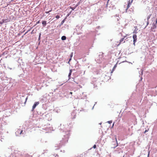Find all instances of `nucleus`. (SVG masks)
Listing matches in <instances>:
<instances>
[{"mask_svg":"<svg viewBox=\"0 0 157 157\" xmlns=\"http://www.w3.org/2000/svg\"><path fill=\"white\" fill-rule=\"evenodd\" d=\"M155 24H157V18L156 19Z\"/></svg>","mask_w":157,"mask_h":157,"instance_id":"5701e85b","label":"nucleus"},{"mask_svg":"<svg viewBox=\"0 0 157 157\" xmlns=\"http://www.w3.org/2000/svg\"><path fill=\"white\" fill-rule=\"evenodd\" d=\"M70 93L71 94H72V92H70Z\"/></svg>","mask_w":157,"mask_h":157,"instance_id":"bb28decb","label":"nucleus"},{"mask_svg":"<svg viewBox=\"0 0 157 157\" xmlns=\"http://www.w3.org/2000/svg\"><path fill=\"white\" fill-rule=\"evenodd\" d=\"M40 23V21H37V22H36V24H38V23Z\"/></svg>","mask_w":157,"mask_h":157,"instance_id":"4be33fe9","label":"nucleus"},{"mask_svg":"<svg viewBox=\"0 0 157 157\" xmlns=\"http://www.w3.org/2000/svg\"><path fill=\"white\" fill-rule=\"evenodd\" d=\"M56 19H58L60 17L59 15H57L56 16Z\"/></svg>","mask_w":157,"mask_h":157,"instance_id":"dca6fc26","label":"nucleus"},{"mask_svg":"<svg viewBox=\"0 0 157 157\" xmlns=\"http://www.w3.org/2000/svg\"><path fill=\"white\" fill-rule=\"evenodd\" d=\"M93 148H94V149H95V148H96V145L94 144V146H93Z\"/></svg>","mask_w":157,"mask_h":157,"instance_id":"a211bd4d","label":"nucleus"},{"mask_svg":"<svg viewBox=\"0 0 157 157\" xmlns=\"http://www.w3.org/2000/svg\"><path fill=\"white\" fill-rule=\"evenodd\" d=\"M71 115L74 116L73 118H75L76 116V113L75 112H73L71 113Z\"/></svg>","mask_w":157,"mask_h":157,"instance_id":"6e6552de","label":"nucleus"},{"mask_svg":"<svg viewBox=\"0 0 157 157\" xmlns=\"http://www.w3.org/2000/svg\"><path fill=\"white\" fill-rule=\"evenodd\" d=\"M70 14V13H69L67 15V16H68L70 14Z\"/></svg>","mask_w":157,"mask_h":157,"instance_id":"393cba45","label":"nucleus"},{"mask_svg":"<svg viewBox=\"0 0 157 157\" xmlns=\"http://www.w3.org/2000/svg\"><path fill=\"white\" fill-rule=\"evenodd\" d=\"M72 10L71 11L69 12L70 14H71V12H72Z\"/></svg>","mask_w":157,"mask_h":157,"instance_id":"a878e982","label":"nucleus"},{"mask_svg":"<svg viewBox=\"0 0 157 157\" xmlns=\"http://www.w3.org/2000/svg\"><path fill=\"white\" fill-rule=\"evenodd\" d=\"M125 36L122 38L120 40V41H119V43L117 45V46H119V45L122 43L124 39V38H125Z\"/></svg>","mask_w":157,"mask_h":157,"instance_id":"7ed1b4c3","label":"nucleus"},{"mask_svg":"<svg viewBox=\"0 0 157 157\" xmlns=\"http://www.w3.org/2000/svg\"><path fill=\"white\" fill-rule=\"evenodd\" d=\"M110 124L112 123V121H109L108 122Z\"/></svg>","mask_w":157,"mask_h":157,"instance_id":"412c9836","label":"nucleus"},{"mask_svg":"<svg viewBox=\"0 0 157 157\" xmlns=\"http://www.w3.org/2000/svg\"><path fill=\"white\" fill-rule=\"evenodd\" d=\"M28 98V97H27L26 99H25V103L27 101V100Z\"/></svg>","mask_w":157,"mask_h":157,"instance_id":"6ab92c4d","label":"nucleus"},{"mask_svg":"<svg viewBox=\"0 0 157 157\" xmlns=\"http://www.w3.org/2000/svg\"><path fill=\"white\" fill-rule=\"evenodd\" d=\"M64 21H65V19H64L61 22V24L62 25L63 23L64 22Z\"/></svg>","mask_w":157,"mask_h":157,"instance_id":"f3484780","label":"nucleus"},{"mask_svg":"<svg viewBox=\"0 0 157 157\" xmlns=\"http://www.w3.org/2000/svg\"><path fill=\"white\" fill-rule=\"evenodd\" d=\"M116 67V65H115L113 67V69H112V71H111V73H113V71L114 70H115V68Z\"/></svg>","mask_w":157,"mask_h":157,"instance_id":"9d476101","label":"nucleus"},{"mask_svg":"<svg viewBox=\"0 0 157 157\" xmlns=\"http://www.w3.org/2000/svg\"><path fill=\"white\" fill-rule=\"evenodd\" d=\"M151 16V14L149 15L148 16H147V20H148V19L150 18Z\"/></svg>","mask_w":157,"mask_h":157,"instance_id":"4468645a","label":"nucleus"},{"mask_svg":"<svg viewBox=\"0 0 157 157\" xmlns=\"http://www.w3.org/2000/svg\"><path fill=\"white\" fill-rule=\"evenodd\" d=\"M40 36H41V33H40V34L39 35V39H40Z\"/></svg>","mask_w":157,"mask_h":157,"instance_id":"aec40b11","label":"nucleus"},{"mask_svg":"<svg viewBox=\"0 0 157 157\" xmlns=\"http://www.w3.org/2000/svg\"><path fill=\"white\" fill-rule=\"evenodd\" d=\"M124 42H125V41H124L123 42V43H124Z\"/></svg>","mask_w":157,"mask_h":157,"instance_id":"2f4dec72","label":"nucleus"},{"mask_svg":"<svg viewBox=\"0 0 157 157\" xmlns=\"http://www.w3.org/2000/svg\"><path fill=\"white\" fill-rule=\"evenodd\" d=\"M133 44L135 45V43L137 41V36L136 34H134L133 36Z\"/></svg>","mask_w":157,"mask_h":157,"instance_id":"f257e3e1","label":"nucleus"},{"mask_svg":"<svg viewBox=\"0 0 157 157\" xmlns=\"http://www.w3.org/2000/svg\"><path fill=\"white\" fill-rule=\"evenodd\" d=\"M20 131V134H21L22 132H23V130H21V131H20V129H18V130H17V132H19Z\"/></svg>","mask_w":157,"mask_h":157,"instance_id":"ddd939ff","label":"nucleus"},{"mask_svg":"<svg viewBox=\"0 0 157 157\" xmlns=\"http://www.w3.org/2000/svg\"><path fill=\"white\" fill-rule=\"evenodd\" d=\"M109 0H108V2L109 1Z\"/></svg>","mask_w":157,"mask_h":157,"instance_id":"473e14b6","label":"nucleus"},{"mask_svg":"<svg viewBox=\"0 0 157 157\" xmlns=\"http://www.w3.org/2000/svg\"><path fill=\"white\" fill-rule=\"evenodd\" d=\"M156 28V25L155 24H153L152 26L151 27V29L152 30V31H153L152 30L153 29H155Z\"/></svg>","mask_w":157,"mask_h":157,"instance_id":"20e7f679","label":"nucleus"},{"mask_svg":"<svg viewBox=\"0 0 157 157\" xmlns=\"http://www.w3.org/2000/svg\"><path fill=\"white\" fill-rule=\"evenodd\" d=\"M114 123L113 124V126H112V127H113V126H114Z\"/></svg>","mask_w":157,"mask_h":157,"instance_id":"c85d7f7f","label":"nucleus"},{"mask_svg":"<svg viewBox=\"0 0 157 157\" xmlns=\"http://www.w3.org/2000/svg\"><path fill=\"white\" fill-rule=\"evenodd\" d=\"M39 104V101L36 102L34 103L32 107V111H33L34 109L36 106L38 105Z\"/></svg>","mask_w":157,"mask_h":157,"instance_id":"f03ea898","label":"nucleus"},{"mask_svg":"<svg viewBox=\"0 0 157 157\" xmlns=\"http://www.w3.org/2000/svg\"><path fill=\"white\" fill-rule=\"evenodd\" d=\"M78 6V5H76L74 7H72L70 6L69 8H70L72 10H73L75 9V8Z\"/></svg>","mask_w":157,"mask_h":157,"instance_id":"0eeeda50","label":"nucleus"},{"mask_svg":"<svg viewBox=\"0 0 157 157\" xmlns=\"http://www.w3.org/2000/svg\"><path fill=\"white\" fill-rule=\"evenodd\" d=\"M2 22H0V25L2 24L4 22V19H2Z\"/></svg>","mask_w":157,"mask_h":157,"instance_id":"f8f14e48","label":"nucleus"},{"mask_svg":"<svg viewBox=\"0 0 157 157\" xmlns=\"http://www.w3.org/2000/svg\"><path fill=\"white\" fill-rule=\"evenodd\" d=\"M148 21L147 23V25H148Z\"/></svg>","mask_w":157,"mask_h":157,"instance_id":"cd10ccee","label":"nucleus"},{"mask_svg":"<svg viewBox=\"0 0 157 157\" xmlns=\"http://www.w3.org/2000/svg\"><path fill=\"white\" fill-rule=\"evenodd\" d=\"M115 141L117 143V145L116 146H116H118V144H117V139L116 136H115Z\"/></svg>","mask_w":157,"mask_h":157,"instance_id":"2eb2a0df","label":"nucleus"},{"mask_svg":"<svg viewBox=\"0 0 157 157\" xmlns=\"http://www.w3.org/2000/svg\"><path fill=\"white\" fill-rule=\"evenodd\" d=\"M72 72V70H70V72H69V75H68V77L69 78V79H70L71 78V75Z\"/></svg>","mask_w":157,"mask_h":157,"instance_id":"39448f33","label":"nucleus"},{"mask_svg":"<svg viewBox=\"0 0 157 157\" xmlns=\"http://www.w3.org/2000/svg\"><path fill=\"white\" fill-rule=\"evenodd\" d=\"M147 130H146L145 132H144V133H145L147 132Z\"/></svg>","mask_w":157,"mask_h":157,"instance_id":"b1692460","label":"nucleus"},{"mask_svg":"<svg viewBox=\"0 0 157 157\" xmlns=\"http://www.w3.org/2000/svg\"><path fill=\"white\" fill-rule=\"evenodd\" d=\"M56 156H57V157H58V155H56V156L55 157H56Z\"/></svg>","mask_w":157,"mask_h":157,"instance_id":"c756f323","label":"nucleus"},{"mask_svg":"<svg viewBox=\"0 0 157 157\" xmlns=\"http://www.w3.org/2000/svg\"><path fill=\"white\" fill-rule=\"evenodd\" d=\"M71 59H69V61H70L71 60Z\"/></svg>","mask_w":157,"mask_h":157,"instance_id":"7c9ffc66","label":"nucleus"},{"mask_svg":"<svg viewBox=\"0 0 157 157\" xmlns=\"http://www.w3.org/2000/svg\"><path fill=\"white\" fill-rule=\"evenodd\" d=\"M66 39V37L65 36H63L61 37V39L63 40H65Z\"/></svg>","mask_w":157,"mask_h":157,"instance_id":"1a4fd4ad","label":"nucleus"},{"mask_svg":"<svg viewBox=\"0 0 157 157\" xmlns=\"http://www.w3.org/2000/svg\"><path fill=\"white\" fill-rule=\"evenodd\" d=\"M42 24L44 26H45L46 25V21H43L42 22Z\"/></svg>","mask_w":157,"mask_h":157,"instance_id":"423d86ee","label":"nucleus"},{"mask_svg":"<svg viewBox=\"0 0 157 157\" xmlns=\"http://www.w3.org/2000/svg\"><path fill=\"white\" fill-rule=\"evenodd\" d=\"M52 10V9L51 8V9L50 10H49V11L45 12V13H48L49 12H51Z\"/></svg>","mask_w":157,"mask_h":157,"instance_id":"9b49d317","label":"nucleus"}]
</instances>
